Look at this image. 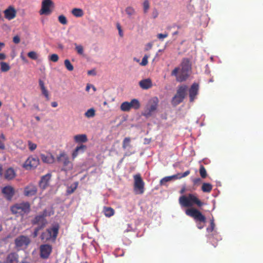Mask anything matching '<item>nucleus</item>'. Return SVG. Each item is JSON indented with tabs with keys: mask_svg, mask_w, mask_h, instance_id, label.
I'll list each match as a JSON object with an SVG mask.
<instances>
[{
	"mask_svg": "<svg viewBox=\"0 0 263 263\" xmlns=\"http://www.w3.org/2000/svg\"><path fill=\"white\" fill-rule=\"evenodd\" d=\"M179 202L181 206L190 207L185 210V214L194 219L199 229H203L206 222V217L199 210L192 206L196 205L198 207H201L204 203L197 197L196 194H193L180 196Z\"/></svg>",
	"mask_w": 263,
	"mask_h": 263,
	"instance_id": "nucleus-1",
	"label": "nucleus"
},
{
	"mask_svg": "<svg viewBox=\"0 0 263 263\" xmlns=\"http://www.w3.org/2000/svg\"><path fill=\"white\" fill-rule=\"evenodd\" d=\"M181 68L177 67L172 71L171 75L176 77L177 82H182L187 80L189 77V72L191 70L192 65L187 58L182 59L180 64Z\"/></svg>",
	"mask_w": 263,
	"mask_h": 263,
	"instance_id": "nucleus-2",
	"label": "nucleus"
},
{
	"mask_svg": "<svg viewBox=\"0 0 263 263\" xmlns=\"http://www.w3.org/2000/svg\"><path fill=\"white\" fill-rule=\"evenodd\" d=\"M10 210L16 216H24L30 212V204L28 202L17 203L11 206Z\"/></svg>",
	"mask_w": 263,
	"mask_h": 263,
	"instance_id": "nucleus-3",
	"label": "nucleus"
},
{
	"mask_svg": "<svg viewBox=\"0 0 263 263\" xmlns=\"http://www.w3.org/2000/svg\"><path fill=\"white\" fill-rule=\"evenodd\" d=\"M59 229L58 225H55L46 229L41 235V240L44 241H51L54 242L59 233Z\"/></svg>",
	"mask_w": 263,
	"mask_h": 263,
	"instance_id": "nucleus-4",
	"label": "nucleus"
},
{
	"mask_svg": "<svg viewBox=\"0 0 263 263\" xmlns=\"http://www.w3.org/2000/svg\"><path fill=\"white\" fill-rule=\"evenodd\" d=\"M187 89V86L184 84L178 87L176 93L172 99L173 105L176 106L183 102L186 96Z\"/></svg>",
	"mask_w": 263,
	"mask_h": 263,
	"instance_id": "nucleus-5",
	"label": "nucleus"
},
{
	"mask_svg": "<svg viewBox=\"0 0 263 263\" xmlns=\"http://www.w3.org/2000/svg\"><path fill=\"white\" fill-rule=\"evenodd\" d=\"M58 162L63 166L62 171H67L72 170L73 164L70 161L68 156L65 152H61L57 157Z\"/></svg>",
	"mask_w": 263,
	"mask_h": 263,
	"instance_id": "nucleus-6",
	"label": "nucleus"
},
{
	"mask_svg": "<svg viewBox=\"0 0 263 263\" xmlns=\"http://www.w3.org/2000/svg\"><path fill=\"white\" fill-rule=\"evenodd\" d=\"M134 191L136 194H142L144 192V182L140 174L134 176Z\"/></svg>",
	"mask_w": 263,
	"mask_h": 263,
	"instance_id": "nucleus-7",
	"label": "nucleus"
},
{
	"mask_svg": "<svg viewBox=\"0 0 263 263\" xmlns=\"http://www.w3.org/2000/svg\"><path fill=\"white\" fill-rule=\"evenodd\" d=\"M47 216V211L45 209L42 213L36 215L34 218L31 220V222L33 225H38L37 227L44 228L47 223V221L45 218Z\"/></svg>",
	"mask_w": 263,
	"mask_h": 263,
	"instance_id": "nucleus-8",
	"label": "nucleus"
},
{
	"mask_svg": "<svg viewBox=\"0 0 263 263\" xmlns=\"http://www.w3.org/2000/svg\"><path fill=\"white\" fill-rule=\"evenodd\" d=\"M158 99L157 98L152 99L146 106L144 115L146 117L151 116L157 108Z\"/></svg>",
	"mask_w": 263,
	"mask_h": 263,
	"instance_id": "nucleus-9",
	"label": "nucleus"
},
{
	"mask_svg": "<svg viewBox=\"0 0 263 263\" xmlns=\"http://www.w3.org/2000/svg\"><path fill=\"white\" fill-rule=\"evenodd\" d=\"M39 249L40 257L44 259L48 258L52 252V246L48 244H44L41 245Z\"/></svg>",
	"mask_w": 263,
	"mask_h": 263,
	"instance_id": "nucleus-10",
	"label": "nucleus"
},
{
	"mask_svg": "<svg viewBox=\"0 0 263 263\" xmlns=\"http://www.w3.org/2000/svg\"><path fill=\"white\" fill-rule=\"evenodd\" d=\"M54 4L51 0H43L42 7L40 10L41 15H49L51 13L50 7H53Z\"/></svg>",
	"mask_w": 263,
	"mask_h": 263,
	"instance_id": "nucleus-11",
	"label": "nucleus"
},
{
	"mask_svg": "<svg viewBox=\"0 0 263 263\" xmlns=\"http://www.w3.org/2000/svg\"><path fill=\"white\" fill-rule=\"evenodd\" d=\"M14 242L15 247L17 248H21L24 246L27 247L30 243V239L27 236L20 235L15 238Z\"/></svg>",
	"mask_w": 263,
	"mask_h": 263,
	"instance_id": "nucleus-12",
	"label": "nucleus"
},
{
	"mask_svg": "<svg viewBox=\"0 0 263 263\" xmlns=\"http://www.w3.org/2000/svg\"><path fill=\"white\" fill-rule=\"evenodd\" d=\"M39 164V159L36 157H29L25 161L24 166L27 168L36 167Z\"/></svg>",
	"mask_w": 263,
	"mask_h": 263,
	"instance_id": "nucleus-13",
	"label": "nucleus"
},
{
	"mask_svg": "<svg viewBox=\"0 0 263 263\" xmlns=\"http://www.w3.org/2000/svg\"><path fill=\"white\" fill-rule=\"evenodd\" d=\"M199 85L197 83H194L189 90L190 101L193 102L198 93Z\"/></svg>",
	"mask_w": 263,
	"mask_h": 263,
	"instance_id": "nucleus-14",
	"label": "nucleus"
},
{
	"mask_svg": "<svg viewBox=\"0 0 263 263\" xmlns=\"http://www.w3.org/2000/svg\"><path fill=\"white\" fill-rule=\"evenodd\" d=\"M5 197L8 200H11L15 194L14 189L10 185L6 186L2 190Z\"/></svg>",
	"mask_w": 263,
	"mask_h": 263,
	"instance_id": "nucleus-15",
	"label": "nucleus"
},
{
	"mask_svg": "<svg viewBox=\"0 0 263 263\" xmlns=\"http://www.w3.org/2000/svg\"><path fill=\"white\" fill-rule=\"evenodd\" d=\"M51 174L48 173L43 176L39 182V185L40 188L43 190L45 189L49 184V181L51 179Z\"/></svg>",
	"mask_w": 263,
	"mask_h": 263,
	"instance_id": "nucleus-16",
	"label": "nucleus"
},
{
	"mask_svg": "<svg viewBox=\"0 0 263 263\" xmlns=\"http://www.w3.org/2000/svg\"><path fill=\"white\" fill-rule=\"evenodd\" d=\"M37 193V187L33 184H29L24 188V194L26 196H32Z\"/></svg>",
	"mask_w": 263,
	"mask_h": 263,
	"instance_id": "nucleus-17",
	"label": "nucleus"
},
{
	"mask_svg": "<svg viewBox=\"0 0 263 263\" xmlns=\"http://www.w3.org/2000/svg\"><path fill=\"white\" fill-rule=\"evenodd\" d=\"M5 17L8 20H11L16 16V11L15 9L12 7L9 6L7 9L4 11Z\"/></svg>",
	"mask_w": 263,
	"mask_h": 263,
	"instance_id": "nucleus-18",
	"label": "nucleus"
},
{
	"mask_svg": "<svg viewBox=\"0 0 263 263\" xmlns=\"http://www.w3.org/2000/svg\"><path fill=\"white\" fill-rule=\"evenodd\" d=\"M18 255L15 252L9 253L6 259L5 263H18Z\"/></svg>",
	"mask_w": 263,
	"mask_h": 263,
	"instance_id": "nucleus-19",
	"label": "nucleus"
},
{
	"mask_svg": "<svg viewBox=\"0 0 263 263\" xmlns=\"http://www.w3.org/2000/svg\"><path fill=\"white\" fill-rule=\"evenodd\" d=\"M40 158L44 163L51 164L54 162V157L51 154L48 155L41 154L40 155Z\"/></svg>",
	"mask_w": 263,
	"mask_h": 263,
	"instance_id": "nucleus-20",
	"label": "nucleus"
},
{
	"mask_svg": "<svg viewBox=\"0 0 263 263\" xmlns=\"http://www.w3.org/2000/svg\"><path fill=\"white\" fill-rule=\"evenodd\" d=\"M139 85L142 89H147L152 87V82L150 79H146L140 81Z\"/></svg>",
	"mask_w": 263,
	"mask_h": 263,
	"instance_id": "nucleus-21",
	"label": "nucleus"
},
{
	"mask_svg": "<svg viewBox=\"0 0 263 263\" xmlns=\"http://www.w3.org/2000/svg\"><path fill=\"white\" fill-rule=\"evenodd\" d=\"M86 149V146L85 145H81L77 146L72 154V159H74L78 155L79 153H83Z\"/></svg>",
	"mask_w": 263,
	"mask_h": 263,
	"instance_id": "nucleus-22",
	"label": "nucleus"
},
{
	"mask_svg": "<svg viewBox=\"0 0 263 263\" xmlns=\"http://www.w3.org/2000/svg\"><path fill=\"white\" fill-rule=\"evenodd\" d=\"M73 139L77 143H85L88 140L87 136L85 134L77 135L74 136Z\"/></svg>",
	"mask_w": 263,
	"mask_h": 263,
	"instance_id": "nucleus-23",
	"label": "nucleus"
},
{
	"mask_svg": "<svg viewBox=\"0 0 263 263\" xmlns=\"http://www.w3.org/2000/svg\"><path fill=\"white\" fill-rule=\"evenodd\" d=\"M39 85L40 86L42 93L45 97L47 100H49V94L48 90L46 88L44 82L40 80H39Z\"/></svg>",
	"mask_w": 263,
	"mask_h": 263,
	"instance_id": "nucleus-24",
	"label": "nucleus"
},
{
	"mask_svg": "<svg viewBox=\"0 0 263 263\" xmlns=\"http://www.w3.org/2000/svg\"><path fill=\"white\" fill-rule=\"evenodd\" d=\"M15 173L14 170L12 168L7 169L5 174V178L8 180H11L14 178Z\"/></svg>",
	"mask_w": 263,
	"mask_h": 263,
	"instance_id": "nucleus-25",
	"label": "nucleus"
},
{
	"mask_svg": "<svg viewBox=\"0 0 263 263\" xmlns=\"http://www.w3.org/2000/svg\"><path fill=\"white\" fill-rule=\"evenodd\" d=\"M103 212L105 216L110 217L115 214L114 210L110 207L104 206L103 208Z\"/></svg>",
	"mask_w": 263,
	"mask_h": 263,
	"instance_id": "nucleus-26",
	"label": "nucleus"
},
{
	"mask_svg": "<svg viewBox=\"0 0 263 263\" xmlns=\"http://www.w3.org/2000/svg\"><path fill=\"white\" fill-rule=\"evenodd\" d=\"M130 105V108H134L135 109H138L140 107V103L139 101L136 99H133L129 102Z\"/></svg>",
	"mask_w": 263,
	"mask_h": 263,
	"instance_id": "nucleus-27",
	"label": "nucleus"
},
{
	"mask_svg": "<svg viewBox=\"0 0 263 263\" xmlns=\"http://www.w3.org/2000/svg\"><path fill=\"white\" fill-rule=\"evenodd\" d=\"M71 13L76 17H81L84 14L82 9L80 8H73Z\"/></svg>",
	"mask_w": 263,
	"mask_h": 263,
	"instance_id": "nucleus-28",
	"label": "nucleus"
},
{
	"mask_svg": "<svg viewBox=\"0 0 263 263\" xmlns=\"http://www.w3.org/2000/svg\"><path fill=\"white\" fill-rule=\"evenodd\" d=\"M201 190L203 192L209 193L212 190V185L209 183H203Z\"/></svg>",
	"mask_w": 263,
	"mask_h": 263,
	"instance_id": "nucleus-29",
	"label": "nucleus"
},
{
	"mask_svg": "<svg viewBox=\"0 0 263 263\" xmlns=\"http://www.w3.org/2000/svg\"><path fill=\"white\" fill-rule=\"evenodd\" d=\"M120 109L123 111H129L130 109V105L128 102H123L121 106Z\"/></svg>",
	"mask_w": 263,
	"mask_h": 263,
	"instance_id": "nucleus-30",
	"label": "nucleus"
},
{
	"mask_svg": "<svg viewBox=\"0 0 263 263\" xmlns=\"http://www.w3.org/2000/svg\"><path fill=\"white\" fill-rule=\"evenodd\" d=\"M1 70L3 72H7L10 69V67L8 64L6 62H2L1 63Z\"/></svg>",
	"mask_w": 263,
	"mask_h": 263,
	"instance_id": "nucleus-31",
	"label": "nucleus"
},
{
	"mask_svg": "<svg viewBox=\"0 0 263 263\" xmlns=\"http://www.w3.org/2000/svg\"><path fill=\"white\" fill-rule=\"evenodd\" d=\"M143 12L146 14L147 13L149 7V3L148 0H144L143 3Z\"/></svg>",
	"mask_w": 263,
	"mask_h": 263,
	"instance_id": "nucleus-32",
	"label": "nucleus"
},
{
	"mask_svg": "<svg viewBox=\"0 0 263 263\" xmlns=\"http://www.w3.org/2000/svg\"><path fill=\"white\" fill-rule=\"evenodd\" d=\"M64 65H65V67L66 68V69L71 71H72L73 70V65L71 64L70 61L68 59H66L65 61H64Z\"/></svg>",
	"mask_w": 263,
	"mask_h": 263,
	"instance_id": "nucleus-33",
	"label": "nucleus"
},
{
	"mask_svg": "<svg viewBox=\"0 0 263 263\" xmlns=\"http://www.w3.org/2000/svg\"><path fill=\"white\" fill-rule=\"evenodd\" d=\"M199 173L202 178H205L207 176V173L205 167L201 165L199 168Z\"/></svg>",
	"mask_w": 263,
	"mask_h": 263,
	"instance_id": "nucleus-34",
	"label": "nucleus"
},
{
	"mask_svg": "<svg viewBox=\"0 0 263 263\" xmlns=\"http://www.w3.org/2000/svg\"><path fill=\"white\" fill-rule=\"evenodd\" d=\"M28 57L32 60H36L38 58L37 53L33 51H30L27 54Z\"/></svg>",
	"mask_w": 263,
	"mask_h": 263,
	"instance_id": "nucleus-35",
	"label": "nucleus"
},
{
	"mask_svg": "<svg viewBox=\"0 0 263 263\" xmlns=\"http://www.w3.org/2000/svg\"><path fill=\"white\" fill-rule=\"evenodd\" d=\"M85 115L87 118L93 117L95 116V110L93 108H90L85 112Z\"/></svg>",
	"mask_w": 263,
	"mask_h": 263,
	"instance_id": "nucleus-36",
	"label": "nucleus"
},
{
	"mask_svg": "<svg viewBox=\"0 0 263 263\" xmlns=\"http://www.w3.org/2000/svg\"><path fill=\"white\" fill-rule=\"evenodd\" d=\"M125 12L126 14L129 15V16L134 15L135 13V10L134 8L132 7H127L125 9Z\"/></svg>",
	"mask_w": 263,
	"mask_h": 263,
	"instance_id": "nucleus-37",
	"label": "nucleus"
},
{
	"mask_svg": "<svg viewBox=\"0 0 263 263\" xmlns=\"http://www.w3.org/2000/svg\"><path fill=\"white\" fill-rule=\"evenodd\" d=\"M130 142V138L129 137H126L124 138L122 143V147L123 149H126V147L129 145Z\"/></svg>",
	"mask_w": 263,
	"mask_h": 263,
	"instance_id": "nucleus-38",
	"label": "nucleus"
},
{
	"mask_svg": "<svg viewBox=\"0 0 263 263\" xmlns=\"http://www.w3.org/2000/svg\"><path fill=\"white\" fill-rule=\"evenodd\" d=\"M58 21L62 25H66L67 24V18L64 15H59L58 17Z\"/></svg>",
	"mask_w": 263,
	"mask_h": 263,
	"instance_id": "nucleus-39",
	"label": "nucleus"
},
{
	"mask_svg": "<svg viewBox=\"0 0 263 263\" xmlns=\"http://www.w3.org/2000/svg\"><path fill=\"white\" fill-rule=\"evenodd\" d=\"M74 45L77 53L79 54H83L84 52L83 46L81 45H77L76 43L74 44Z\"/></svg>",
	"mask_w": 263,
	"mask_h": 263,
	"instance_id": "nucleus-40",
	"label": "nucleus"
},
{
	"mask_svg": "<svg viewBox=\"0 0 263 263\" xmlns=\"http://www.w3.org/2000/svg\"><path fill=\"white\" fill-rule=\"evenodd\" d=\"M78 185V182H75L74 186H71L68 188V189L67 190V193L69 194H71L73 193L74 192V191L76 190V189L77 188Z\"/></svg>",
	"mask_w": 263,
	"mask_h": 263,
	"instance_id": "nucleus-41",
	"label": "nucleus"
},
{
	"mask_svg": "<svg viewBox=\"0 0 263 263\" xmlns=\"http://www.w3.org/2000/svg\"><path fill=\"white\" fill-rule=\"evenodd\" d=\"M149 58V55L145 54L143 57L141 62L140 63V65L141 66H146L148 64V59Z\"/></svg>",
	"mask_w": 263,
	"mask_h": 263,
	"instance_id": "nucleus-42",
	"label": "nucleus"
},
{
	"mask_svg": "<svg viewBox=\"0 0 263 263\" xmlns=\"http://www.w3.org/2000/svg\"><path fill=\"white\" fill-rule=\"evenodd\" d=\"M215 228V223L214 221V218H212L210 220V227L206 229L207 231L209 232H212Z\"/></svg>",
	"mask_w": 263,
	"mask_h": 263,
	"instance_id": "nucleus-43",
	"label": "nucleus"
},
{
	"mask_svg": "<svg viewBox=\"0 0 263 263\" xmlns=\"http://www.w3.org/2000/svg\"><path fill=\"white\" fill-rule=\"evenodd\" d=\"M29 148L31 151H33L36 149L37 145L36 144L32 143L31 141H28Z\"/></svg>",
	"mask_w": 263,
	"mask_h": 263,
	"instance_id": "nucleus-44",
	"label": "nucleus"
},
{
	"mask_svg": "<svg viewBox=\"0 0 263 263\" xmlns=\"http://www.w3.org/2000/svg\"><path fill=\"white\" fill-rule=\"evenodd\" d=\"M59 56L57 54H52L50 57V60L53 62H57L59 60Z\"/></svg>",
	"mask_w": 263,
	"mask_h": 263,
	"instance_id": "nucleus-45",
	"label": "nucleus"
},
{
	"mask_svg": "<svg viewBox=\"0 0 263 263\" xmlns=\"http://www.w3.org/2000/svg\"><path fill=\"white\" fill-rule=\"evenodd\" d=\"M194 185L198 186L201 182V179L200 178H196L192 179Z\"/></svg>",
	"mask_w": 263,
	"mask_h": 263,
	"instance_id": "nucleus-46",
	"label": "nucleus"
},
{
	"mask_svg": "<svg viewBox=\"0 0 263 263\" xmlns=\"http://www.w3.org/2000/svg\"><path fill=\"white\" fill-rule=\"evenodd\" d=\"M190 174V171L189 170L185 171L183 174H177V175H178V179H180L183 177H185L187 176V175H189Z\"/></svg>",
	"mask_w": 263,
	"mask_h": 263,
	"instance_id": "nucleus-47",
	"label": "nucleus"
},
{
	"mask_svg": "<svg viewBox=\"0 0 263 263\" xmlns=\"http://www.w3.org/2000/svg\"><path fill=\"white\" fill-rule=\"evenodd\" d=\"M168 36V33H159L157 34V37L159 40H162L166 37Z\"/></svg>",
	"mask_w": 263,
	"mask_h": 263,
	"instance_id": "nucleus-48",
	"label": "nucleus"
},
{
	"mask_svg": "<svg viewBox=\"0 0 263 263\" xmlns=\"http://www.w3.org/2000/svg\"><path fill=\"white\" fill-rule=\"evenodd\" d=\"M42 229H43L42 228H41L39 227H37L36 228H35L34 231L33 233V237H36L38 235L39 231L40 230H42Z\"/></svg>",
	"mask_w": 263,
	"mask_h": 263,
	"instance_id": "nucleus-49",
	"label": "nucleus"
},
{
	"mask_svg": "<svg viewBox=\"0 0 263 263\" xmlns=\"http://www.w3.org/2000/svg\"><path fill=\"white\" fill-rule=\"evenodd\" d=\"M13 42L15 44H18L20 42V37L18 35H15L13 38Z\"/></svg>",
	"mask_w": 263,
	"mask_h": 263,
	"instance_id": "nucleus-50",
	"label": "nucleus"
},
{
	"mask_svg": "<svg viewBox=\"0 0 263 263\" xmlns=\"http://www.w3.org/2000/svg\"><path fill=\"white\" fill-rule=\"evenodd\" d=\"M153 44L152 43H147L145 45V51H148V50L151 49L152 47H153Z\"/></svg>",
	"mask_w": 263,
	"mask_h": 263,
	"instance_id": "nucleus-51",
	"label": "nucleus"
},
{
	"mask_svg": "<svg viewBox=\"0 0 263 263\" xmlns=\"http://www.w3.org/2000/svg\"><path fill=\"white\" fill-rule=\"evenodd\" d=\"M178 175H174L173 176H167L165 177H166V179H167L168 181H170L173 179H178Z\"/></svg>",
	"mask_w": 263,
	"mask_h": 263,
	"instance_id": "nucleus-52",
	"label": "nucleus"
},
{
	"mask_svg": "<svg viewBox=\"0 0 263 263\" xmlns=\"http://www.w3.org/2000/svg\"><path fill=\"white\" fill-rule=\"evenodd\" d=\"M117 29L119 31V35L120 36H123V32H122V29H121V27L120 26V25L118 23L117 24Z\"/></svg>",
	"mask_w": 263,
	"mask_h": 263,
	"instance_id": "nucleus-53",
	"label": "nucleus"
},
{
	"mask_svg": "<svg viewBox=\"0 0 263 263\" xmlns=\"http://www.w3.org/2000/svg\"><path fill=\"white\" fill-rule=\"evenodd\" d=\"M158 11L156 9H154L153 11L152 15L153 18H155L158 16Z\"/></svg>",
	"mask_w": 263,
	"mask_h": 263,
	"instance_id": "nucleus-54",
	"label": "nucleus"
},
{
	"mask_svg": "<svg viewBox=\"0 0 263 263\" xmlns=\"http://www.w3.org/2000/svg\"><path fill=\"white\" fill-rule=\"evenodd\" d=\"M168 182V181L167 179H166V177H165L163 178L160 180V184L161 185H164V184H165V183L166 182Z\"/></svg>",
	"mask_w": 263,
	"mask_h": 263,
	"instance_id": "nucleus-55",
	"label": "nucleus"
},
{
	"mask_svg": "<svg viewBox=\"0 0 263 263\" xmlns=\"http://www.w3.org/2000/svg\"><path fill=\"white\" fill-rule=\"evenodd\" d=\"M87 74L88 75L95 76V75H96V71L95 69H92V70L88 71Z\"/></svg>",
	"mask_w": 263,
	"mask_h": 263,
	"instance_id": "nucleus-56",
	"label": "nucleus"
},
{
	"mask_svg": "<svg viewBox=\"0 0 263 263\" xmlns=\"http://www.w3.org/2000/svg\"><path fill=\"white\" fill-rule=\"evenodd\" d=\"M5 148V146L4 143L0 141V149H4Z\"/></svg>",
	"mask_w": 263,
	"mask_h": 263,
	"instance_id": "nucleus-57",
	"label": "nucleus"
},
{
	"mask_svg": "<svg viewBox=\"0 0 263 263\" xmlns=\"http://www.w3.org/2000/svg\"><path fill=\"white\" fill-rule=\"evenodd\" d=\"M6 57V55L4 53H0V60H5Z\"/></svg>",
	"mask_w": 263,
	"mask_h": 263,
	"instance_id": "nucleus-58",
	"label": "nucleus"
},
{
	"mask_svg": "<svg viewBox=\"0 0 263 263\" xmlns=\"http://www.w3.org/2000/svg\"><path fill=\"white\" fill-rule=\"evenodd\" d=\"M52 107H56L58 106V103L57 102H51V104Z\"/></svg>",
	"mask_w": 263,
	"mask_h": 263,
	"instance_id": "nucleus-59",
	"label": "nucleus"
},
{
	"mask_svg": "<svg viewBox=\"0 0 263 263\" xmlns=\"http://www.w3.org/2000/svg\"><path fill=\"white\" fill-rule=\"evenodd\" d=\"M5 44L3 42H0V51L2 50V49L5 47Z\"/></svg>",
	"mask_w": 263,
	"mask_h": 263,
	"instance_id": "nucleus-60",
	"label": "nucleus"
},
{
	"mask_svg": "<svg viewBox=\"0 0 263 263\" xmlns=\"http://www.w3.org/2000/svg\"><path fill=\"white\" fill-rule=\"evenodd\" d=\"M0 138L3 139V140H5V135L3 134H2L1 136H0Z\"/></svg>",
	"mask_w": 263,
	"mask_h": 263,
	"instance_id": "nucleus-61",
	"label": "nucleus"
},
{
	"mask_svg": "<svg viewBox=\"0 0 263 263\" xmlns=\"http://www.w3.org/2000/svg\"><path fill=\"white\" fill-rule=\"evenodd\" d=\"M184 191H185V187H183V189H182L181 190L180 192L181 194H183V193H184Z\"/></svg>",
	"mask_w": 263,
	"mask_h": 263,
	"instance_id": "nucleus-62",
	"label": "nucleus"
},
{
	"mask_svg": "<svg viewBox=\"0 0 263 263\" xmlns=\"http://www.w3.org/2000/svg\"><path fill=\"white\" fill-rule=\"evenodd\" d=\"M21 263H29L28 261H27L26 260L24 259L22 260Z\"/></svg>",
	"mask_w": 263,
	"mask_h": 263,
	"instance_id": "nucleus-63",
	"label": "nucleus"
},
{
	"mask_svg": "<svg viewBox=\"0 0 263 263\" xmlns=\"http://www.w3.org/2000/svg\"><path fill=\"white\" fill-rule=\"evenodd\" d=\"M16 143H18L19 144H23V141L22 140H18L16 142Z\"/></svg>",
	"mask_w": 263,
	"mask_h": 263,
	"instance_id": "nucleus-64",
	"label": "nucleus"
}]
</instances>
